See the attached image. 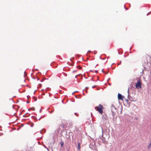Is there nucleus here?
<instances>
[{"instance_id":"0eeeda50","label":"nucleus","mask_w":151,"mask_h":151,"mask_svg":"<svg viewBox=\"0 0 151 151\" xmlns=\"http://www.w3.org/2000/svg\"><path fill=\"white\" fill-rule=\"evenodd\" d=\"M151 147V142H150V143L147 146L148 149H149Z\"/></svg>"},{"instance_id":"2eb2a0df","label":"nucleus","mask_w":151,"mask_h":151,"mask_svg":"<svg viewBox=\"0 0 151 151\" xmlns=\"http://www.w3.org/2000/svg\"><path fill=\"white\" fill-rule=\"evenodd\" d=\"M76 77H77V76H75V78H76Z\"/></svg>"},{"instance_id":"f8f14e48","label":"nucleus","mask_w":151,"mask_h":151,"mask_svg":"<svg viewBox=\"0 0 151 151\" xmlns=\"http://www.w3.org/2000/svg\"><path fill=\"white\" fill-rule=\"evenodd\" d=\"M102 72L103 73H104V70H103V69H102Z\"/></svg>"},{"instance_id":"4468645a","label":"nucleus","mask_w":151,"mask_h":151,"mask_svg":"<svg viewBox=\"0 0 151 151\" xmlns=\"http://www.w3.org/2000/svg\"><path fill=\"white\" fill-rule=\"evenodd\" d=\"M97 70L96 71V72L97 73Z\"/></svg>"},{"instance_id":"20e7f679","label":"nucleus","mask_w":151,"mask_h":151,"mask_svg":"<svg viewBox=\"0 0 151 151\" xmlns=\"http://www.w3.org/2000/svg\"><path fill=\"white\" fill-rule=\"evenodd\" d=\"M118 99H120V100H122L123 99L122 96L120 94H119V93H118Z\"/></svg>"},{"instance_id":"7ed1b4c3","label":"nucleus","mask_w":151,"mask_h":151,"mask_svg":"<svg viewBox=\"0 0 151 151\" xmlns=\"http://www.w3.org/2000/svg\"><path fill=\"white\" fill-rule=\"evenodd\" d=\"M135 87L136 88H141V83L139 80L137 82Z\"/></svg>"},{"instance_id":"39448f33","label":"nucleus","mask_w":151,"mask_h":151,"mask_svg":"<svg viewBox=\"0 0 151 151\" xmlns=\"http://www.w3.org/2000/svg\"><path fill=\"white\" fill-rule=\"evenodd\" d=\"M107 120V119H106V118H102V120H101V122L103 123H106V122H105V121H106Z\"/></svg>"},{"instance_id":"f03ea898","label":"nucleus","mask_w":151,"mask_h":151,"mask_svg":"<svg viewBox=\"0 0 151 151\" xmlns=\"http://www.w3.org/2000/svg\"><path fill=\"white\" fill-rule=\"evenodd\" d=\"M111 111L112 113V115H114L115 114L116 111V109L115 107L114 104H111Z\"/></svg>"},{"instance_id":"ddd939ff","label":"nucleus","mask_w":151,"mask_h":151,"mask_svg":"<svg viewBox=\"0 0 151 151\" xmlns=\"http://www.w3.org/2000/svg\"><path fill=\"white\" fill-rule=\"evenodd\" d=\"M95 87V86H93L92 87V88H94V87Z\"/></svg>"},{"instance_id":"423d86ee","label":"nucleus","mask_w":151,"mask_h":151,"mask_svg":"<svg viewBox=\"0 0 151 151\" xmlns=\"http://www.w3.org/2000/svg\"><path fill=\"white\" fill-rule=\"evenodd\" d=\"M80 145L81 144L79 142L78 143V150H79V151L80 150L81 148H80Z\"/></svg>"},{"instance_id":"dca6fc26","label":"nucleus","mask_w":151,"mask_h":151,"mask_svg":"<svg viewBox=\"0 0 151 151\" xmlns=\"http://www.w3.org/2000/svg\"><path fill=\"white\" fill-rule=\"evenodd\" d=\"M117 64H118V65H119V63H117Z\"/></svg>"},{"instance_id":"f257e3e1","label":"nucleus","mask_w":151,"mask_h":151,"mask_svg":"<svg viewBox=\"0 0 151 151\" xmlns=\"http://www.w3.org/2000/svg\"><path fill=\"white\" fill-rule=\"evenodd\" d=\"M104 109L103 106L100 104H99L98 106L95 107V110L98 111L101 114H102Z\"/></svg>"},{"instance_id":"9d476101","label":"nucleus","mask_w":151,"mask_h":151,"mask_svg":"<svg viewBox=\"0 0 151 151\" xmlns=\"http://www.w3.org/2000/svg\"><path fill=\"white\" fill-rule=\"evenodd\" d=\"M78 67V68L79 69H82L81 67L79 66V67Z\"/></svg>"},{"instance_id":"9b49d317","label":"nucleus","mask_w":151,"mask_h":151,"mask_svg":"<svg viewBox=\"0 0 151 151\" xmlns=\"http://www.w3.org/2000/svg\"><path fill=\"white\" fill-rule=\"evenodd\" d=\"M75 115H76L77 116H78V115H77V113H75Z\"/></svg>"},{"instance_id":"1a4fd4ad","label":"nucleus","mask_w":151,"mask_h":151,"mask_svg":"<svg viewBox=\"0 0 151 151\" xmlns=\"http://www.w3.org/2000/svg\"><path fill=\"white\" fill-rule=\"evenodd\" d=\"M60 144H61V145L62 147H63V142H61Z\"/></svg>"},{"instance_id":"6e6552de","label":"nucleus","mask_w":151,"mask_h":151,"mask_svg":"<svg viewBox=\"0 0 151 151\" xmlns=\"http://www.w3.org/2000/svg\"><path fill=\"white\" fill-rule=\"evenodd\" d=\"M60 127H62L63 128H64L65 127V125L64 124L62 123V124H61L60 125Z\"/></svg>"}]
</instances>
